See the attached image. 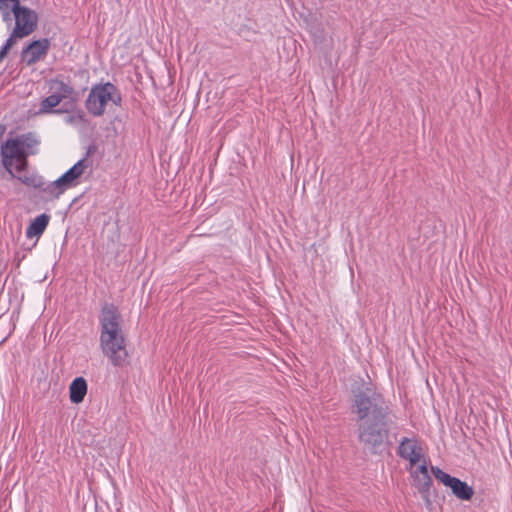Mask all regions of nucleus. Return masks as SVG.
<instances>
[{
    "label": "nucleus",
    "mask_w": 512,
    "mask_h": 512,
    "mask_svg": "<svg viewBox=\"0 0 512 512\" xmlns=\"http://www.w3.org/2000/svg\"><path fill=\"white\" fill-rule=\"evenodd\" d=\"M15 42L16 40L11 36H9L8 39L5 41L4 45L0 49V63L6 57L8 51L12 48Z\"/></svg>",
    "instance_id": "obj_18"
},
{
    "label": "nucleus",
    "mask_w": 512,
    "mask_h": 512,
    "mask_svg": "<svg viewBox=\"0 0 512 512\" xmlns=\"http://www.w3.org/2000/svg\"><path fill=\"white\" fill-rule=\"evenodd\" d=\"M410 474L412 477L429 475L426 461L423 460V462L416 469L411 468Z\"/></svg>",
    "instance_id": "obj_19"
},
{
    "label": "nucleus",
    "mask_w": 512,
    "mask_h": 512,
    "mask_svg": "<svg viewBox=\"0 0 512 512\" xmlns=\"http://www.w3.org/2000/svg\"><path fill=\"white\" fill-rule=\"evenodd\" d=\"M65 121L67 123H80L83 121V115H82V113L79 112L74 115L67 116L65 118Z\"/></svg>",
    "instance_id": "obj_20"
},
{
    "label": "nucleus",
    "mask_w": 512,
    "mask_h": 512,
    "mask_svg": "<svg viewBox=\"0 0 512 512\" xmlns=\"http://www.w3.org/2000/svg\"><path fill=\"white\" fill-rule=\"evenodd\" d=\"M49 46L50 43L47 39L33 41L23 49L21 53L22 61L28 66L36 63L47 54Z\"/></svg>",
    "instance_id": "obj_8"
},
{
    "label": "nucleus",
    "mask_w": 512,
    "mask_h": 512,
    "mask_svg": "<svg viewBox=\"0 0 512 512\" xmlns=\"http://www.w3.org/2000/svg\"><path fill=\"white\" fill-rule=\"evenodd\" d=\"M88 168V162L86 159H80L75 163L68 171H66L61 177L47 183L43 188V192L51 197H59L67 189L76 186L79 183V179Z\"/></svg>",
    "instance_id": "obj_4"
},
{
    "label": "nucleus",
    "mask_w": 512,
    "mask_h": 512,
    "mask_svg": "<svg viewBox=\"0 0 512 512\" xmlns=\"http://www.w3.org/2000/svg\"><path fill=\"white\" fill-rule=\"evenodd\" d=\"M87 393V383L84 378H75L69 387V395L72 403L78 404L84 400Z\"/></svg>",
    "instance_id": "obj_10"
},
{
    "label": "nucleus",
    "mask_w": 512,
    "mask_h": 512,
    "mask_svg": "<svg viewBox=\"0 0 512 512\" xmlns=\"http://www.w3.org/2000/svg\"><path fill=\"white\" fill-rule=\"evenodd\" d=\"M17 138H18L20 146L26 156L29 153L35 152L34 149L38 146L39 141L34 136H32L31 134H27V135H22Z\"/></svg>",
    "instance_id": "obj_15"
},
{
    "label": "nucleus",
    "mask_w": 512,
    "mask_h": 512,
    "mask_svg": "<svg viewBox=\"0 0 512 512\" xmlns=\"http://www.w3.org/2000/svg\"><path fill=\"white\" fill-rule=\"evenodd\" d=\"M121 315L112 304L103 306L100 315V346L114 366H122L128 357L125 338L121 329Z\"/></svg>",
    "instance_id": "obj_2"
},
{
    "label": "nucleus",
    "mask_w": 512,
    "mask_h": 512,
    "mask_svg": "<svg viewBox=\"0 0 512 512\" xmlns=\"http://www.w3.org/2000/svg\"><path fill=\"white\" fill-rule=\"evenodd\" d=\"M58 85V93L52 94L41 101L39 105V110L37 112L38 114L51 113L53 111V108L58 106L64 98H67L72 94L73 89L69 85L63 82H59Z\"/></svg>",
    "instance_id": "obj_9"
},
{
    "label": "nucleus",
    "mask_w": 512,
    "mask_h": 512,
    "mask_svg": "<svg viewBox=\"0 0 512 512\" xmlns=\"http://www.w3.org/2000/svg\"><path fill=\"white\" fill-rule=\"evenodd\" d=\"M110 102L119 106L121 97L113 84L105 83L91 88L85 106L90 114L99 117L104 114Z\"/></svg>",
    "instance_id": "obj_3"
},
{
    "label": "nucleus",
    "mask_w": 512,
    "mask_h": 512,
    "mask_svg": "<svg viewBox=\"0 0 512 512\" xmlns=\"http://www.w3.org/2000/svg\"><path fill=\"white\" fill-rule=\"evenodd\" d=\"M1 155L4 167L13 175L12 167L22 171L26 166V155L24 154L18 138L8 139L1 147Z\"/></svg>",
    "instance_id": "obj_6"
},
{
    "label": "nucleus",
    "mask_w": 512,
    "mask_h": 512,
    "mask_svg": "<svg viewBox=\"0 0 512 512\" xmlns=\"http://www.w3.org/2000/svg\"><path fill=\"white\" fill-rule=\"evenodd\" d=\"M415 482V487L417 488L418 492L421 494L422 499L424 500L425 504L429 506L431 504L430 500V487L432 484V478L430 475H424V476H415L412 477Z\"/></svg>",
    "instance_id": "obj_13"
},
{
    "label": "nucleus",
    "mask_w": 512,
    "mask_h": 512,
    "mask_svg": "<svg viewBox=\"0 0 512 512\" xmlns=\"http://www.w3.org/2000/svg\"><path fill=\"white\" fill-rule=\"evenodd\" d=\"M15 26L10 34L15 40L27 37L37 26L38 16L36 12L25 6H16L13 12Z\"/></svg>",
    "instance_id": "obj_5"
},
{
    "label": "nucleus",
    "mask_w": 512,
    "mask_h": 512,
    "mask_svg": "<svg viewBox=\"0 0 512 512\" xmlns=\"http://www.w3.org/2000/svg\"><path fill=\"white\" fill-rule=\"evenodd\" d=\"M449 488L452 490V493L460 500H471L474 495L473 488L459 478H455Z\"/></svg>",
    "instance_id": "obj_12"
},
{
    "label": "nucleus",
    "mask_w": 512,
    "mask_h": 512,
    "mask_svg": "<svg viewBox=\"0 0 512 512\" xmlns=\"http://www.w3.org/2000/svg\"><path fill=\"white\" fill-rule=\"evenodd\" d=\"M49 223V216L46 214H41L37 216L28 226L26 230V236L28 238L40 237L45 231L47 225Z\"/></svg>",
    "instance_id": "obj_11"
},
{
    "label": "nucleus",
    "mask_w": 512,
    "mask_h": 512,
    "mask_svg": "<svg viewBox=\"0 0 512 512\" xmlns=\"http://www.w3.org/2000/svg\"><path fill=\"white\" fill-rule=\"evenodd\" d=\"M20 6L19 0H0V13L5 22L11 21V13Z\"/></svg>",
    "instance_id": "obj_14"
},
{
    "label": "nucleus",
    "mask_w": 512,
    "mask_h": 512,
    "mask_svg": "<svg viewBox=\"0 0 512 512\" xmlns=\"http://www.w3.org/2000/svg\"><path fill=\"white\" fill-rule=\"evenodd\" d=\"M431 471L435 478L444 484L446 487H450L456 477L449 475L437 466H432Z\"/></svg>",
    "instance_id": "obj_16"
},
{
    "label": "nucleus",
    "mask_w": 512,
    "mask_h": 512,
    "mask_svg": "<svg viewBox=\"0 0 512 512\" xmlns=\"http://www.w3.org/2000/svg\"><path fill=\"white\" fill-rule=\"evenodd\" d=\"M354 406L358 416V438L373 453L383 446L388 438L390 408L383 396L370 381L361 380L354 388Z\"/></svg>",
    "instance_id": "obj_1"
},
{
    "label": "nucleus",
    "mask_w": 512,
    "mask_h": 512,
    "mask_svg": "<svg viewBox=\"0 0 512 512\" xmlns=\"http://www.w3.org/2000/svg\"><path fill=\"white\" fill-rule=\"evenodd\" d=\"M20 180L30 186H33L35 188H40L43 191V188L47 185L45 184L41 178L36 177H24L20 178Z\"/></svg>",
    "instance_id": "obj_17"
},
{
    "label": "nucleus",
    "mask_w": 512,
    "mask_h": 512,
    "mask_svg": "<svg viewBox=\"0 0 512 512\" xmlns=\"http://www.w3.org/2000/svg\"><path fill=\"white\" fill-rule=\"evenodd\" d=\"M397 455L400 458L409 461L411 467L418 464L423 457L422 447L418 439L416 437H403L399 442Z\"/></svg>",
    "instance_id": "obj_7"
}]
</instances>
